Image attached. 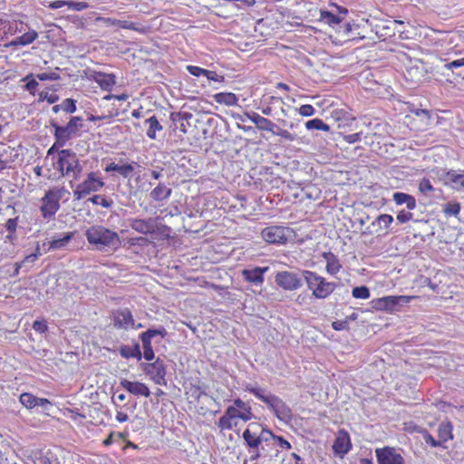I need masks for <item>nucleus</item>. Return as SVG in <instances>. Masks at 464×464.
I'll list each match as a JSON object with an SVG mask.
<instances>
[{"label":"nucleus","instance_id":"20","mask_svg":"<svg viewBox=\"0 0 464 464\" xmlns=\"http://www.w3.org/2000/svg\"><path fill=\"white\" fill-rule=\"evenodd\" d=\"M93 80L105 91H111V87L116 83V76L113 73L95 72Z\"/></svg>","mask_w":464,"mask_h":464},{"label":"nucleus","instance_id":"40","mask_svg":"<svg viewBox=\"0 0 464 464\" xmlns=\"http://www.w3.org/2000/svg\"><path fill=\"white\" fill-rule=\"evenodd\" d=\"M352 295L354 298L368 299L370 297V290L367 286H356L353 289Z\"/></svg>","mask_w":464,"mask_h":464},{"label":"nucleus","instance_id":"53","mask_svg":"<svg viewBox=\"0 0 464 464\" xmlns=\"http://www.w3.org/2000/svg\"><path fill=\"white\" fill-rule=\"evenodd\" d=\"M276 440L277 441V444L279 447H281L282 449H286V450H290L292 448L291 444L289 441H287L285 438H283L282 436H277L276 434L273 433V437H270V440Z\"/></svg>","mask_w":464,"mask_h":464},{"label":"nucleus","instance_id":"28","mask_svg":"<svg viewBox=\"0 0 464 464\" xmlns=\"http://www.w3.org/2000/svg\"><path fill=\"white\" fill-rule=\"evenodd\" d=\"M214 100L220 104H226L227 106L237 105V98L232 92H218L214 95Z\"/></svg>","mask_w":464,"mask_h":464},{"label":"nucleus","instance_id":"15","mask_svg":"<svg viewBox=\"0 0 464 464\" xmlns=\"http://www.w3.org/2000/svg\"><path fill=\"white\" fill-rule=\"evenodd\" d=\"M351 448L352 443L348 432L344 430H339L333 445L334 453L343 458L350 451Z\"/></svg>","mask_w":464,"mask_h":464},{"label":"nucleus","instance_id":"5","mask_svg":"<svg viewBox=\"0 0 464 464\" xmlns=\"http://www.w3.org/2000/svg\"><path fill=\"white\" fill-rule=\"evenodd\" d=\"M57 160V169L61 171L63 176L72 174L74 179H78L82 172L76 153L71 150H62L59 151Z\"/></svg>","mask_w":464,"mask_h":464},{"label":"nucleus","instance_id":"14","mask_svg":"<svg viewBox=\"0 0 464 464\" xmlns=\"http://www.w3.org/2000/svg\"><path fill=\"white\" fill-rule=\"evenodd\" d=\"M269 267L256 266L253 268H246L242 270V277L245 281L254 285H262L265 281L264 275L268 271Z\"/></svg>","mask_w":464,"mask_h":464},{"label":"nucleus","instance_id":"3","mask_svg":"<svg viewBox=\"0 0 464 464\" xmlns=\"http://www.w3.org/2000/svg\"><path fill=\"white\" fill-rule=\"evenodd\" d=\"M302 276L305 281L307 288L312 291L313 296L317 299H325L335 289L336 284L328 282L326 279L317 273L310 270H303Z\"/></svg>","mask_w":464,"mask_h":464},{"label":"nucleus","instance_id":"11","mask_svg":"<svg viewBox=\"0 0 464 464\" xmlns=\"http://www.w3.org/2000/svg\"><path fill=\"white\" fill-rule=\"evenodd\" d=\"M288 228L279 226H272L264 228L261 232L262 237L269 244H285L287 241Z\"/></svg>","mask_w":464,"mask_h":464},{"label":"nucleus","instance_id":"10","mask_svg":"<svg viewBox=\"0 0 464 464\" xmlns=\"http://www.w3.org/2000/svg\"><path fill=\"white\" fill-rule=\"evenodd\" d=\"M130 226L133 230L144 235L153 234L156 232V229L159 230L160 233H164L165 230H169V227L165 225L159 227L156 220L152 218L147 219L135 218L131 220Z\"/></svg>","mask_w":464,"mask_h":464},{"label":"nucleus","instance_id":"57","mask_svg":"<svg viewBox=\"0 0 464 464\" xmlns=\"http://www.w3.org/2000/svg\"><path fill=\"white\" fill-rule=\"evenodd\" d=\"M40 98L43 100H46L48 103L53 104L59 100V96L57 94H48V92H42L40 93Z\"/></svg>","mask_w":464,"mask_h":464},{"label":"nucleus","instance_id":"27","mask_svg":"<svg viewBox=\"0 0 464 464\" xmlns=\"http://www.w3.org/2000/svg\"><path fill=\"white\" fill-rule=\"evenodd\" d=\"M343 19V16H341L340 14H334L329 11L321 10L320 11V18L319 20L321 22H324L327 24H329L332 27H335V25H338L342 23Z\"/></svg>","mask_w":464,"mask_h":464},{"label":"nucleus","instance_id":"8","mask_svg":"<svg viewBox=\"0 0 464 464\" xmlns=\"http://www.w3.org/2000/svg\"><path fill=\"white\" fill-rule=\"evenodd\" d=\"M140 368L150 377V379L159 385H166V365L160 358H157L153 362H141Z\"/></svg>","mask_w":464,"mask_h":464},{"label":"nucleus","instance_id":"45","mask_svg":"<svg viewBox=\"0 0 464 464\" xmlns=\"http://www.w3.org/2000/svg\"><path fill=\"white\" fill-rule=\"evenodd\" d=\"M460 211V205L458 202H449L446 204L444 212L449 216H457Z\"/></svg>","mask_w":464,"mask_h":464},{"label":"nucleus","instance_id":"48","mask_svg":"<svg viewBox=\"0 0 464 464\" xmlns=\"http://www.w3.org/2000/svg\"><path fill=\"white\" fill-rule=\"evenodd\" d=\"M187 70L191 75H194V76H200V75L206 76V74H210L209 70H206V69H203V68H200L198 66H193V65H188L187 67Z\"/></svg>","mask_w":464,"mask_h":464},{"label":"nucleus","instance_id":"46","mask_svg":"<svg viewBox=\"0 0 464 464\" xmlns=\"http://www.w3.org/2000/svg\"><path fill=\"white\" fill-rule=\"evenodd\" d=\"M134 165H137V163L134 161L130 164L121 165L119 166L118 173L121 174L123 178H128L134 170Z\"/></svg>","mask_w":464,"mask_h":464},{"label":"nucleus","instance_id":"4","mask_svg":"<svg viewBox=\"0 0 464 464\" xmlns=\"http://www.w3.org/2000/svg\"><path fill=\"white\" fill-rule=\"evenodd\" d=\"M82 121V117L73 116L70 118L65 126H61L56 121L51 120L50 125L54 129L53 136L57 140V143L60 146H64L83 127Z\"/></svg>","mask_w":464,"mask_h":464},{"label":"nucleus","instance_id":"49","mask_svg":"<svg viewBox=\"0 0 464 464\" xmlns=\"http://www.w3.org/2000/svg\"><path fill=\"white\" fill-rule=\"evenodd\" d=\"M413 219V214L410 211H406L404 209L399 211L398 215H397V220L401 223V224H404L410 220H412Z\"/></svg>","mask_w":464,"mask_h":464},{"label":"nucleus","instance_id":"63","mask_svg":"<svg viewBox=\"0 0 464 464\" xmlns=\"http://www.w3.org/2000/svg\"><path fill=\"white\" fill-rule=\"evenodd\" d=\"M33 328L36 331V332H39V333H44L45 331H47V325L45 324V322H43V321H34V324H33Z\"/></svg>","mask_w":464,"mask_h":464},{"label":"nucleus","instance_id":"52","mask_svg":"<svg viewBox=\"0 0 464 464\" xmlns=\"http://www.w3.org/2000/svg\"><path fill=\"white\" fill-rule=\"evenodd\" d=\"M264 450H265L264 446L256 447V449H249L248 450V452L250 453L249 459L251 461H255V460L258 459L259 458L262 457V455H263L262 451H264Z\"/></svg>","mask_w":464,"mask_h":464},{"label":"nucleus","instance_id":"1","mask_svg":"<svg viewBox=\"0 0 464 464\" xmlns=\"http://www.w3.org/2000/svg\"><path fill=\"white\" fill-rule=\"evenodd\" d=\"M85 237L90 245L98 251H114L121 241L117 232L102 225H93L85 231Z\"/></svg>","mask_w":464,"mask_h":464},{"label":"nucleus","instance_id":"35","mask_svg":"<svg viewBox=\"0 0 464 464\" xmlns=\"http://www.w3.org/2000/svg\"><path fill=\"white\" fill-rule=\"evenodd\" d=\"M38 397L29 392H24L20 395V402L27 409H33L37 406Z\"/></svg>","mask_w":464,"mask_h":464},{"label":"nucleus","instance_id":"17","mask_svg":"<svg viewBox=\"0 0 464 464\" xmlns=\"http://www.w3.org/2000/svg\"><path fill=\"white\" fill-rule=\"evenodd\" d=\"M121 385L129 392L136 396L149 397L150 394V391L148 386L142 382H130L124 379L121 382Z\"/></svg>","mask_w":464,"mask_h":464},{"label":"nucleus","instance_id":"44","mask_svg":"<svg viewBox=\"0 0 464 464\" xmlns=\"http://www.w3.org/2000/svg\"><path fill=\"white\" fill-rule=\"evenodd\" d=\"M61 107H63V111L67 113H73L76 111V101L71 98H67L63 101L61 103Z\"/></svg>","mask_w":464,"mask_h":464},{"label":"nucleus","instance_id":"64","mask_svg":"<svg viewBox=\"0 0 464 464\" xmlns=\"http://www.w3.org/2000/svg\"><path fill=\"white\" fill-rule=\"evenodd\" d=\"M84 189L82 188V186L81 184H79L75 190L73 191V196H74V198L75 200H80L82 199V198H84L85 196H87L86 192H83Z\"/></svg>","mask_w":464,"mask_h":464},{"label":"nucleus","instance_id":"32","mask_svg":"<svg viewBox=\"0 0 464 464\" xmlns=\"http://www.w3.org/2000/svg\"><path fill=\"white\" fill-rule=\"evenodd\" d=\"M37 33L35 31H31L24 34L23 35L16 37L14 41H12L11 44L13 45H27L32 44L37 38Z\"/></svg>","mask_w":464,"mask_h":464},{"label":"nucleus","instance_id":"33","mask_svg":"<svg viewBox=\"0 0 464 464\" xmlns=\"http://www.w3.org/2000/svg\"><path fill=\"white\" fill-rule=\"evenodd\" d=\"M140 338L141 340L142 347H143V351H144L142 356L148 362L152 361L155 357V354H154V351H153V348L151 345V340L147 339L141 335H140Z\"/></svg>","mask_w":464,"mask_h":464},{"label":"nucleus","instance_id":"34","mask_svg":"<svg viewBox=\"0 0 464 464\" xmlns=\"http://www.w3.org/2000/svg\"><path fill=\"white\" fill-rule=\"evenodd\" d=\"M393 222V217L389 214H382L379 215L376 219L373 221L372 225H378L380 230L387 229L390 225Z\"/></svg>","mask_w":464,"mask_h":464},{"label":"nucleus","instance_id":"38","mask_svg":"<svg viewBox=\"0 0 464 464\" xmlns=\"http://www.w3.org/2000/svg\"><path fill=\"white\" fill-rule=\"evenodd\" d=\"M140 335L150 340H151L155 336H160L161 338H164L167 335V330L163 326H160V328L157 329L150 328L147 331L140 334Z\"/></svg>","mask_w":464,"mask_h":464},{"label":"nucleus","instance_id":"31","mask_svg":"<svg viewBox=\"0 0 464 464\" xmlns=\"http://www.w3.org/2000/svg\"><path fill=\"white\" fill-rule=\"evenodd\" d=\"M146 123L149 124V129L147 130V136L151 139H156V131L161 130L162 126L158 121L156 116H151L149 119L146 120Z\"/></svg>","mask_w":464,"mask_h":464},{"label":"nucleus","instance_id":"18","mask_svg":"<svg viewBox=\"0 0 464 464\" xmlns=\"http://www.w3.org/2000/svg\"><path fill=\"white\" fill-rule=\"evenodd\" d=\"M97 20L103 22L108 26L117 25L123 29H130L140 33H144L146 31L143 25L138 26L135 23L129 22L126 20H117L111 17H98Z\"/></svg>","mask_w":464,"mask_h":464},{"label":"nucleus","instance_id":"36","mask_svg":"<svg viewBox=\"0 0 464 464\" xmlns=\"http://www.w3.org/2000/svg\"><path fill=\"white\" fill-rule=\"evenodd\" d=\"M305 127L307 130H330V126L318 118L306 121Z\"/></svg>","mask_w":464,"mask_h":464},{"label":"nucleus","instance_id":"9","mask_svg":"<svg viewBox=\"0 0 464 464\" xmlns=\"http://www.w3.org/2000/svg\"><path fill=\"white\" fill-rule=\"evenodd\" d=\"M414 298L408 295H389L373 300L372 306L378 310L397 311Z\"/></svg>","mask_w":464,"mask_h":464},{"label":"nucleus","instance_id":"59","mask_svg":"<svg viewBox=\"0 0 464 464\" xmlns=\"http://www.w3.org/2000/svg\"><path fill=\"white\" fill-rule=\"evenodd\" d=\"M449 70H454L459 67L464 66V58L454 60L450 63H447L444 65Z\"/></svg>","mask_w":464,"mask_h":464},{"label":"nucleus","instance_id":"39","mask_svg":"<svg viewBox=\"0 0 464 464\" xmlns=\"http://www.w3.org/2000/svg\"><path fill=\"white\" fill-rule=\"evenodd\" d=\"M193 115L192 113L190 112H182V111H178V112H172L170 114V121L172 123H177L178 121H187V125H189V122L188 121L190 119H192Z\"/></svg>","mask_w":464,"mask_h":464},{"label":"nucleus","instance_id":"37","mask_svg":"<svg viewBox=\"0 0 464 464\" xmlns=\"http://www.w3.org/2000/svg\"><path fill=\"white\" fill-rule=\"evenodd\" d=\"M256 128L260 130H267L273 133L275 129L277 128V125L269 119L262 116L261 119L258 120V122H256Z\"/></svg>","mask_w":464,"mask_h":464},{"label":"nucleus","instance_id":"30","mask_svg":"<svg viewBox=\"0 0 464 464\" xmlns=\"http://www.w3.org/2000/svg\"><path fill=\"white\" fill-rule=\"evenodd\" d=\"M439 438L441 442H446L453 438L452 425L450 422H441L438 429Z\"/></svg>","mask_w":464,"mask_h":464},{"label":"nucleus","instance_id":"6","mask_svg":"<svg viewBox=\"0 0 464 464\" xmlns=\"http://www.w3.org/2000/svg\"><path fill=\"white\" fill-rule=\"evenodd\" d=\"M270 437H273L272 430L256 422L250 423L242 434V438L248 450L260 447L263 442H268Z\"/></svg>","mask_w":464,"mask_h":464},{"label":"nucleus","instance_id":"62","mask_svg":"<svg viewBox=\"0 0 464 464\" xmlns=\"http://www.w3.org/2000/svg\"><path fill=\"white\" fill-rule=\"evenodd\" d=\"M120 354L125 359L133 358L131 349L128 345H121L120 347Z\"/></svg>","mask_w":464,"mask_h":464},{"label":"nucleus","instance_id":"16","mask_svg":"<svg viewBox=\"0 0 464 464\" xmlns=\"http://www.w3.org/2000/svg\"><path fill=\"white\" fill-rule=\"evenodd\" d=\"M113 325L117 328H134V320L130 311L127 308L117 310L113 313Z\"/></svg>","mask_w":464,"mask_h":464},{"label":"nucleus","instance_id":"25","mask_svg":"<svg viewBox=\"0 0 464 464\" xmlns=\"http://www.w3.org/2000/svg\"><path fill=\"white\" fill-rule=\"evenodd\" d=\"M323 257L326 260V271L330 275H335L340 271L342 266L334 254L324 252Z\"/></svg>","mask_w":464,"mask_h":464},{"label":"nucleus","instance_id":"42","mask_svg":"<svg viewBox=\"0 0 464 464\" xmlns=\"http://www.w3.org/2000/svg\"><path fill=\"white\" fill-rule=\"evenodd\" d=\"M237 425V421H234L232 419L227 416L226 413L222 417L219 418L218 426L221 430H231L233 427Z\"/></svg>","mask_w":464,"mask_h":464},{"label":"nucleus","instance_id":"19","mask_svg":"<svg viewBox=\"0 0 464 464\" xmlns=\"http://www.w3.org/2000/svg\"><path fill=\"white\" fill-rule=\"evenodd\" d=\"M81 185L84 189L83 192H86V194L89 195L92 192L99 191L104 186V182L101 179L97 178L95 172H90L87 175V179L82 182Z\"/></svg>","mask_w":464,"mask_h":464},{"label":"nucleus","instance_id":"60","mask_svg":"<svg viewBox=\"0 0 464 464\" xmlns=\"http://www.w3.org/2000/svg\"><path fill=\"white\" fill-rule=\"evenodd\" d=\"M47 192L52 193V196L60 201L63 198V194L66 192V190L63 187H62V188H55L53 189H49V190H47Z\"/></svg>","mask_w":464,"mask_h":464},{"label":"nucleus","instance_id":"50","mask_svg":"<svg viewBox=\"0 0 464 464\" xmlns=\"http://www.w3.org/2000/svg\"><path fill=\"white\" fill-rule=\"evenodd\" d=\"M41 256L40 247L39 245L36 247V250L34 253L28 255L24 257V259L22 261L21 266H24L28 263L33 264L35 262V260Z\"/></svg>","mask_w":464,"mask_h":464},{"label":"nucleus","instance_id":"61","mask_svg":"<svg viewBox=\"0 0 464 464\" xmlns=\"http://www.w3.org/2000/svg\"><path fill=\"white\" fill-rule=\"evenodd\" d=\"M17 227V218H9L5 223V228L9 233H14Z\"/></svg>","mask_w":464,"mask_h":464},{"label":"nucleus","instance_id":"47","mask_svg":"<svg viewBox=\"0 0 464 464\" xmlns=\"http://www.w3.org/2000/svg\"><path fill=\"white\" fill-rule=\"evenodd\" d=\"M273 134L280 136L288 141H294L296 139V136L295 134L289 132L286 130L280 129L278 127L275 129Z\"/></svg>","mask_w":464,"mask_h":464},{"label":"nucleus","instance_id":"23","mask_svg":"<svg viewBox=\"0 0 464 464\" xmlns=\"http://www.w3.org/2000/svg\"><path fill=\"white\" fill-rule=\"evenodd\" d=\"M392 199L397 205H406L409 210H412L416 208V199L413 196L404 192H394L392 194Z\"/></svg>","mask_w":464,"mask_h":464},{"label":"nucleus","instance_id":"56","mask_svg":"<svg viewBox=\"0 0 464 464\" xmlns=\"http://www.w3.org/2000/svg\"><path fill=\"white\" fill-rule=\"evenodd\" d=\"M423 439L427 444H430L431 447H440L441 445V441L439 440H435L428 431L424 432Z\"/></svg>","mask_w":464,"mask_h":464},{"label":"nucleus","instance_id":"26","mask_svg":"<svg viewBox=\"0 0 464 464\" xmlns=\"http://www.w3.org/2000/svg\"><path fill=\"white\" fill-rule=\"evenodd\" d=\"M225 413L234 421L235 419L237 418H239L245 421L249 420L253 418V413L252 411H249V409H245V411H241L235 404L234 406L227 407Z\"/></svg>","mask_w":464,"mask_h":464},{"label":"nucleus","instance_id":"7","mask_svg":"<svg viewBox=\"0 0 464 464\" xmlns=\"http://www.w3.org/2000/svg\"><path fill=\"white\" fill-rule=\"evenodd\" d=\"M302 271H279L275 276V283L285 291H295L303 286Z\"/></svg>","mask_w":464,"mask_h":464},{"label":"nucleus","instance_id":"29","mask_svg":"<svg viewBox=\"0 0 464 464\" xmlns=\"http://www.w3.org/2000/svg\"><path fill=\"white\" fill-rule=\"evenodd\" d=\"M75 232H67L63 234L62 237L53 239L50 242L51 249H61L68 245V243L73 238Z\"/></svg>","mask_w":464,"mask_h":464},{"label":"nucleus","instance_id":"13","mask_svg":"<svg viewBox=\"0 0 464 464\" xmlns=\"http://www.w3.org/2000/svg\"><path fill=\"white\" fill-rule=\"evenodd\" d=\"M41 201L40 210L43 218L46 219L52 218L60 208L59 200L53 197L52 193L46 191Z\"/></svg>","mask_w":464,"mask_h":464},{"label":"nucleus","instance_id":"41","mask_svg":"<svg viewBox=\"0 0 464 464\" xmlns=\"http://www.w3.org/2000/svg\"><path fill=\"white\" fill-rule=\"evenodd\" d=\"M88 200L91 201L94 205H101L105 208H111L113 203L112 200L107 199L106 198H104L102 195H94L92 198H90Z\"/></svg>","mask_w":464,"mask_h":464},{"label":"nucleus","instance_id":"24","mask_svg":"<svg viewBox=\"0 0 464 464\" xmlns=\"http://www.w3.org/2000/svg\"><path fill=\"white\" fill-rule=\"evenodd\" d=\"M171 192L172 190L170 188H168L163 183H159L158 186L150 191V197L155 201H162L169 198Z\"/></svg>","mask_w":464,"mask_h":464},{"label":"nucleus","instance_id":"12","mask_svg":"<svg viewBox=\"0 0 464 464\" xmlns=\"http://www.w3.org/2000/svg\"><path fill=\"white\" fill-rule=\"evenodd\" d=\"M375 455L378 464H405L403 457L392 447L376 449Z\"/></svg>","mask_w":464,"mask_h":464},{"label":"nucleus","instance_id":"2","mask_svg":"<svg viewBox=\"0 0 464 464\" xmlns=\"http://www.w3.org/2000/svg\"><path fill=\"white\" fill-rule=\"evenodd\" d=\"M246 391L255 395L257 399L266 403L282 421L288 423L293 419L291 409L279 397L266 392V390L247 384Z\"/></svg>","mask_w":464,"mask_h":464},{"label":"nucleus","instance_id":"51","mask_svg":"<svg viewBox=\"0 0 464 464\" xmlns=\"http://www.w3.org/2000/svg\"><path fill=\"white\" fill-rule=\"evenodd\" d=\"M37 78L40 81H57L61 76L56 72H42L37 74Z\"/></svg>","mask_w":464,"mask_h":464},{"label":"nucleus","instance_id":"43","mask_svg":"<svg viewBox=\"0 0 464 464\" xmlns=\"http://www.w3.org/2000/svg\"><path fill=\"white\" fill-rule=\"evenodd\" d=\"M411 112L414 113L417 117H419L420 121L424 125L430 124V111L424 110V109H415V110H411Z\"/></svg>","mask_w":464,"mask_h":464},{"label":"nucleus","instance_id":"55","mask_svg":"<svg viewBox=\"0 0 464 464\" xmlns=\"http://www.w3.org/2000/svg\"><path fill=\"white\" fill-rule=\"evenodd\" d=\"M419 189L422 193H428L434 190L433 186L428 179H422L419 184Z\"/></svg>","mask_w":464,"mask_h":464},{"label":"nucleus","instance_id":"22","mask_svg":"<svg viewBox=\"0 0 464 464\" xmlns=\"http://www.w3.org/2000/svg\"><path fill=\"white\" fill-rule=\"evenodd\" d=\"M18 156L19 153L14 148L4 143L0 144V160L7 166L8 164L14 162Z\"/></svg>","mask_w":464,"mask_h":464},{"label":"nucleus","instance_id":"54","mask_svg":"<svg viewBox=\"0 0 464 464\" xmlns=\"http://www.w3.org/2000/svg\"><path fill=\"white\" fill-rule=\"evenodd\" d=\"M299 113L302 116L309 117L315 113L314 108L310 104H304L298 109Z\"/></svg>","mask_w":464,"mask_h":464},{"label":"nucleus","instance_id":"58","mask_svg":"<svg viewBox=\"0 0 464 464\" xmlns=\"http://www.w3.org/2000/svg\"><path fill=\"white\" fill-rule=\"evenodd\" d=\"M86 2H69V8L76 11H82L88 8Z\"/></svg>","mask_w":464,"mask_h":464},{"label":"nucleus","instance_id":"21","mask_svg":"<svg viewBox=\"0 0 464 464\" xmlns=\"http://www.w3.org/2000/svg\"><path fill=\"white\" fill-rule=\"evenodd\" d=\"M443 179L446 185L451 184L454 189L464 191V174L450 170L445 173Z\"/></svg>","mask_w":464,"mask_h":464}]
</instances>
